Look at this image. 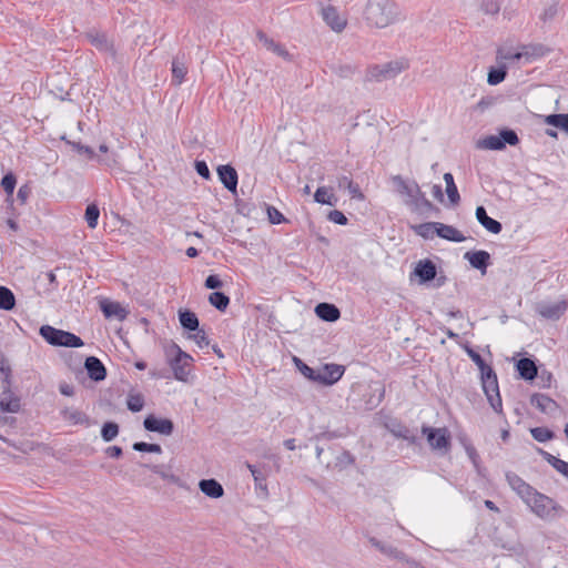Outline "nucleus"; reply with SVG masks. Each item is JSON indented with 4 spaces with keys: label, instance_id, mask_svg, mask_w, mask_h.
I'll return each instance as SVG.
<instances>
[{
    "label": "nucleus",
    "instance_id": "nucleus-19",
    "mask_svg": "<svg viewBox=\"0 0 568 568\" xmlns=\"http://www.w3.org/2000/svg\"><path fill=\"white\" fill-rule=\"evenodd\" d=\"M217 176L224 187L233 194L237 193L239 175L231 164H222L216 169Z\"/></svg>",
    "mask_w": 568,
    "mask_h": 568
},
{
    "label": "nucleus",
    "instance_id": "nucleus-17",
    "mask_svg": "<svg viewBox=\"0 0 568 568\" xmlns=\"http://www.w3.org/2000/svg\"><path fill=\"white\" fill-rule=\"evenodd\" d=\"M69 143L72 145L73 151L81 155H84L88 160H97L100 164L105 165L108 168H112L116 164L115 153L113 152L111 155L100 156L89 145H84L81 142Z\"/></svg>",
    "mask_w": 568,
    "mask_h": 568
},
{
    "label": "nucleus",
    "instance_id": "nucleus-48",
    "mask_svg": "<svg viewBox=\"0 0 568 568\" xmlns=\"http://www.w3.org/2000/svg\"><path fill=\"white\" fill-rule=\"evenodd\" d=\"M414 232L425 239H433L434 234H436V222H425L418 225L413 226Z\"/></svg>",
    "mask_w": 568,
    "mask_h": 568
},
{
    "label": "nucleus",
    "instance_id": "nucleus-2",
    "mask_svg": "<svg viewBox=\"0 0 568 568\" xmlns=\"http://www.w3.org/2000/svg\"><path fill=\"white\" fill-rule=\"evenodd\" d=\"M364 14L366 22L376 28H386L400 19V10L393 0H368Z\"/></svg>",
    "mask_w": 568,
    "mask_h": 568
},
{
    "label": "nucleus",
    "instance_id": "nucleus-61",
    "mask_svg": "<svg viewBox=\"0 0 568 568\" xmlns=\"http://www.w3.org/2000/svg\"><path fill=\"white\" fill-rule=\"evenodd\" d=\"M481 10L487 14H496L500 10V6L496 0H483Z\"/></svg>",
    "mask_w": 568,
    "mask_h": 568
},
{
    "label": "nucleus",
    "instance_id": "nucleus-6",
    "mask_svg": "<svg viewBox=\"0 0 568 568\" xmlns=\"http://www.w3.org/2000/svg\"><path fill=\"white\" fill-rule=\"evenodd\" d=\"M527 505L536 516L545 520H552L564 511L552 498L539 491Z\"/></svg>",
    "mask_w": 568,
    "mask_h": 568
},
{
    "label": "nucleus",
    "instance_id": "nucleus-29",
    "mask_svg": "<svg viewBox=\"0 0 568 568\" xmlns=\"http://www.w3.org/2000/svg\"><path fill=\"white\" fill-rule=\"evenodd\" d=\"M368 541L378 551H381L382 554H384L385 556H387L389 558H393L396 560L405 559V552H403L402 550L397 549L396 547H394L387 542L381 541L376 537H369Z\"/></svg>",
    "mask_w": 568,
    "mask_h": 568
},
{
    "label": "nucleus",
    "instance_id": "nucleus-44",
    "mask_svg": "<svg viewBox=\"0 0 568 568\" xmlns=\"http://www.w3.org/2000/svg\"><path fill=\"white\" fill-rule=\"evenodd\" d=\"M145 404L144 396L141 393H129L126 398L128 409L132 413H139Z\"/></svg>",
    "mask_w": 568,
    "mask_h": 568
},
{
    "label": "nucleus",
    "instance_id": "nucleus-10",
    "mask_svg": "<svg viewBox=\"0 0 568 568\" xmlns=\"http://www.w3.org/2000/svg\"><path fill=\"white\" fill-rule=\"evenodd\" d=\"M422 433L426 436L427 442L433 449L448 450L450 448V433L446 427L435 428L423 425Z\"/></svg>",
    "mask_w": 568,
    "mask_h": 568
},
{
    "label": "nucleus",
    "instance_id": "nucleus-3",
    "mask_svg": "<svg viewBox=\"0 0 568 568\" xmlns=\"http://www.w3.org/2000/svg\"><path fill=\"white\" fill-rule=\"evenodd\" d=\"M39 334L52 346L78 348L84 345L83 341L78 335L55 328L51 325H42L39 329Z\"/></svg>",
    "mask_w": 568,
    "mask_h": 568
},
{
    "label": "nucleus",
    "instance_id": "nucleus-62",
    "mask_svg": "<svg viewBox=\"0 0 568 568\" xmlns=\"http://www.w3.org/2000/svg\"><path fill=\"white\" fill-rule=\"evenodd\" d=\"M194 169L196 173L204 180H209L211 178V172L205 161L196 160L194 162Z\"/></svg>",
    "mask_w": 568,
    "mask_h": 568
},
{
    "label": "nucleus",
    "instance_id": "nucleus-16",
    "mask_svg": "<svg viewBox=\"0 0 568 568\" xmlns=\"http://www.w3.org/2000/svg\"><path fill=\"white\" fill-rule=\"evenodd\" d=\"M412 275L417 277L419 284H427L437 276V266L430 258H424L417 262Z\"/></svg>",
    "mask_w": 568,
    "mask_h": 568
},
{
    "label": "nucleus",
    "instance_id": "nucleus-27",
    "mask_svg": "<svg viewBox=\"0 0 568 568\" xmlns=\"http://www.w3.org/2000/svg\"><path fill=\"white\" fill-rule=\"evenodd\" d=\"M60 416L63 420L69 422L71 425H82L85 427L91 425L90 417L79 409L65 407L60 412Z\"/></svg>",
    "mask_w": 568,
    "mask_h": 568
},
{
    "label": "nucleus",
    "instance_id": "nucleus-60",
    "mask_svg": "<svg viewBox=\"0 0 568 568\" xmlns=\"http://www.w3.org/2000/svg\"><path fill=\"white\" fill-rule=\"evenodd\" d=\"M195 334L191 336L200 348H204L210 345V339L204 329L199 327V331H194Z\"/></svg>",
    "mask_w": 568,
    "mask_h": 568
},
{
    "label": "nucleus",
    "instance_id": "nucleus-32",
    "mask_svg": "<svg viewBox=\"0 0 568 568\" xmlns=\"http://www.w3.org/2000/svg\"><path fill=\"white\" fill-rule=\"evenodd\" d=\"M179 322L183 329L189 332L199 331L200 321L197 315L187 308L179 311Z\"/></svg>",
    "mask_w": 568,
    "mask_h": 568
},
{
    "label": "nucleus",
    "instance_id": "nucleus-36",
    "mask_svg": "<svg viewBox=\"0 0 568 568\" xmlns=\"http://www.w3.org/2000/svg\"><path fill=\"white\" fill-rule=\"evenodd\" d=\"M508 74V69L506 64H500L499 67H491L487 74V82L489 85H497L501 83Z\"/></svg>",
    "mask_w": 568,
    "mask_h": 568
},
{
    "label": "nucleus",
    "instance_id": "nucleus-35",
    "mask_svg": "<svg viewBox=\"0 0 568 568\" xmlns=\"http://www.w3.org/2000/svg\"><path fill=\"white\" fill-rule=\"evenodd\" d=\"M444 181L446 183V194L448 196L452 205H457L460 202V195L455 183L454 176L452 173L447 172L444 174Z\"/></svg>",
    "mask_w": 568,
    "mask_h": 568
},
{
    "label": "nucleus",
    "instance_id": "nucleus-57",
    "mask_svg": "<svg viewBox=\"0 0 568 568\" xmlns=\"http://www.w3.org/2000/svg\"><path fill=\"white\" fill-rule=\"evenodd\" d=\"M50 92L61 101H71L70 92L64 91L62 87L54 83V78L49 81Z\"/></svg>",
    "mask_w": 568,
    "mask_h": 568
},
{
    "label": "nucleus",
    "instance_id": "nucleus-22",
    "mask_svg": "<svg viewBox=\"0 0 568 568\" xmlns=\"http://www.w3.org/2000/svg\"><path fill=\"white\" fill-rule=\"evenodd\" d=\"M478 223L493 234H499L503 230V225L499 221L490 217L487 214L486 209L483 205L476 207L475 212Z\"/></svg>",
    "mask_w": 568,
    "mask_h": 568
},
{
    "label": "nucleus",
    "instance_id": "nucleus-1",
    "mask_svg": "<svg viewBox=\"0 0 568 568\" xmlns=\"http://www.w3.org/2000/svg\"><path fill=\"white\" fill-rule=\"evenodd\" d=\"M464 349L480 371L481 387L490 407L498 415H504L503 400L499 393L496 372L470 345L465 344Z\"/></svg>",
    "mask_w": 568,
    "mask_h": 568
},
{
    "label": "nucleus",
    "instance_id": "nucleus-12",
    "mask_svg": "<svg viewBox=\"0 0 568 568\" xmlns=\"http://www.w3.org/2000/svg\"><path fill=\"white\" fill-rule=\"evenodd\" d=\"M552 51V48L542 43H528L518 48V53L515 55L517 61L525 60V62H532L540 59Z\"/></svg>",
    "mask_w": 568,
    "mask_h": 568
},
{
    "label": "nucleus",
    "instance_id": "nucleus-58",
    "mask_svg": "<svg viewBox=\"0 0 568 568\" xmlns=\"http://www.w3.org/2000/svg\"><path fill=\"white\" fill-rule=\"evenodd\" d=\"M266 212L268 216V221L272 224H281L286 222L285 216L273 205H266Z\"/></svg>",
    "mask_w": 568,
    "mask_h": 568
},
{
    "label": "nucleus",
    "instance_id": "nucleus-38",
    "mask_svg": "<svg viewBox=\"0 0 568 568\" xmlns=\"http://www.w3.org/2000/svg\"><path fill=\"white\" fill-rule=\"evenodd\" d=\"M20 398L10 394H2V398L0 400V408L4 413H18L20 410Z\"/></svg>",
    "mask_w": 568,
    "mask_h": 568
},
{
    "label": "nucleus",
    "instance_id": "nucleus-50",
    "mask_svg": "<svg viewBox=\"0 0 568 568\" xmlns=\"http://www.w3.org/2000/svg\"><path fill=\"white\" fill-rule=\"evenodd\" d=\"M532 438L539 443H545L555 438V433L547 427L530 428Z\"/></svg>",
    "mask_w": 568,
    "mask_h": 568
},
{
    "label": "nucleus",
    "instance_id": "nucleus-14",
    "mask_svg": "<svg viewBox=\"0 0 568 568\" xmlns=\"http://www.w3.org/2000/svg\"><path fill=\"white\" fill-rule=\"evenodd\" d=\"M345 367L338 364H324L321 368H318V374H316L317 383L332 386L337 383L344 375Z\"/></svg>",
    "mask_w": 568,
    "mask_h": 568
},
{
    "label": "nucleus",
    "instance_id": "nucleus-39",
    "mask_svg": "<svg viewBox=\"0 0 568 568\" xmlns=\"http://www.w3.org/2000/svg\"><path fill=\"white\" fill-rule=\"evenodd\" d=\"M92 47L115 57L113 38H88Z\"/></svg>",
    "mask_w": 568,
    "mask_h": 568
},
{
    "label": "nucleus",
    "instance_id": "nucleus-52",
    "mask_svg": "<svg viewBox=\"0 0 568 568\" xmlns=\"http://www.w3.org/2000/svg\"><path fill=\"white\" fill-rule=\"evenodd\" d=\"M414 212L429 216V215H438L440 213V209L433 204L427 197L422 201V203L418 205V209H416Z\"/></svg>",
    "mask_w": 568,
    "mask_h": 568
},
{
    "label": "nucleus",
    "instance_id": "nucleus-18",
    "mask_svg": "<svg viewBox=\"0 0 568 568\" xmlns=\"http://www.w3.org/2000/svg\"><path fill=\"white\" fill-rule=\"evenodd\" d=\"M190 57L184 51H179L172 60V84L180 85L187 74Z\"/></svg>",
    "mask_w": 568,
    "mask_h": 568
},
{
    "label": "nucleus",
    "instance_id": "nucleus-7",
    "mask_svg": "<svg viewBox=\"0 0 568 568\" xmlns=\"http://www.w3.org/2000/svg\"><path fill=\"white\" fill-rule=\"evenodd\" d=\"M166 356L175 379L185 382L189 375L187 367L193 361L192 356L182 351L175 343L166 351Z\"/></svg>",
    "mask_w": 568,
    "mask_h": 568
},
{
    "label": "nucleus",
    "instance_id": "nucleus-59",
    "mask_svg": "<svg viewBox=\"0 0 568 568\" xmlns=\"http://www.w3.org/2000/svg\"><path fill=\"white\" fill-rule=\"evenodd\" d=\"M328 221L338 224V225H346L348 223V219L346 215L339 211V210H333L327 214Z\"/></svg>",
    "mask_w": 568,
    "mask_h": 568
},
{
    "label": "nucleus",
    "instance_id": "nucleus-25",
    "mask_svg": "<svg viewBox=\"0 0 568 568\" xmlns=\"http://www.w3.org/2000/svg\"><path fill=\"white\" fill-rule=\"evenodd\" d=\"M315 314L318 318L325 322H336L341 317L339 308L332 303H318L315 306Z\"/></svg>",
    "mask_w": 568,
    "mask_h": 568
},
{
    "label": "nucleus",
    "instance_id": "nucleus-31",
    "mask_svg": "<svg viewBox=\"0 0 568 568\" xmlns=\"http://www.w3.org/2000/svg\"><path fill=\"white\" fill-rule=\"evenodd\" d=\"M392 181L396 189V192L402 196H406L407 199H413L415 187L419 186L415 180L407 181L402 175L393 176Z\"/></svg>",
    "mask_w": 568,
    "mask_h": 568
},
{
    "label": "nucleus",
    "instance_id": "nucleus-41",
    "mask_svg": "<svg viewBox=\"0 0 568 568\" xmlns=\"http://www.w3.org/2000/svg\"><path fill=\"white\" fill-rule=\"evenodd\" d=\"M16 306V296L10 288L0 285V308L11 311Z\"/></svg>",
    "mask_w": 568,
    "mask_h": 568
},
{
    "label": "nucleus",
    "instance_id": "nucleus-49",
    "mask_svg": "<svg viewBox=\"0 0 568 568\" xmlns=\"http://www.w3.org/2000/svg\"><path fill=\"white\" fill-rule=\"evenodd\" d=\"M99 216H100L99 206L94 203L89 204L85 209L84 220L90 229L97 227Z\"/></svg>",
    "mask_w": 568,
    "mask_h": 568
},
{
    "label": "nucleus",
    "instance_id": "nucleus-21",
    "mask_svg": "<svg viewBox=\"0 0 568 568\" xmlns=\"http://www.w3.org/2000/svg\"><path fill=\"white\" fill-rule=\"evenodd\" d=\"M464 258L468 261L473 268L480 271L481 274H485L490 265V254L484 250L468 251L465 253Z\"/></svg>",
    "mask_w": 568,
    "mask_h": 568
},
{
    "label": "nucleus",
    "instance_id": "nucleus-64",
    "mask_svg": "<svg viewBox=\"0 0 568 568\" xmlns=\"http://www.w3.org/2000/svg\"><path fill=\"white\" fill-rule=\"evenodd\" d=\"M333 71L339 78H351L354 74V72H355V68L349 65V64H343V65L334 67Z\"/></svg>",
    "mask_w": 568,
    "mask_h": 568
},
{
    "label": "nucleus",
    "instance_id": "nucleus-5",
    "mask_svg": "<svg viewBox=\"0 0 568 568\" xmlns=\"http://www.w3.org/2000/svg\"><path fill=\"white\" fill-rule=\"evenodd\" d=\"M518 134L515 130L509 128H504L499 130L498 135H487L480 140H478L476 146L477 149L483 150H491V151H501L507 145L515 146L519 143Z\"/></svg>",
    "mask_w": 568,
    "mask_h": 568
},
{
    "label": "nucleus",
    "instance_id": "nucleus-23",
    "mask_svg": "<svg viewBox=\"0 0 568 568\" xmlns=\"http://www.w3.org/2000/svg\"><path fill=\"white\" fill-rule=\"evenodd\" d=\"M518 375L524 381H534L538 376V367L534 359L523 357L516 363Z\"/></svg>",
    "mask_w": 568,
    "mask_h": 568
},
{
    "label": "nucleus",
    "instance_id": "nucleus-30",
    "mask_svg": "<svg viewBox=\"0 0 568 568\" xmlns=\"http://www.w3.org/2000/svg\"><path fill=\"white\" fill-rule=\"evenodd\" d=\"M200 490L210 498H221L224 495L223 486L214 478L201 479L199 483Z\"/></svg>",
    "mask_w": 568,
    "mask_h": 568
},
{
    "label": "nucleus",
    "instance_id": "nucleus-26",
    "mask_svg": "<svg viewBox=\"0 0 568 568\" xmlns=\"http://www.w3.org/2000/svg\"><path fill=\"white\" fill-rule=\"evenodd\" d=\"M100 310L105 318L116 317L118 320L123 321L128 315V312L120 305V303L109 300L100 302Z\"/></svg>",
    "mask_w": 568,
    "mask_h": 568
},
{
    "label": "nucleus",
    "instance_id": "nucleus-46",
    "mask_svg": "<svg viewBox=\"0 0 568 568\" xmlns=\"http://www.w3.org/2000/svg\"><path fill=\"white\" fill-rule=\"evenodd\" d=\"M151 471L159 475L163 480L171 484H179L180 477L170 471V467L165 465H153Z\"/></svg>",
    "mask_w": 568,
    "mask_h": 568
},
{
    "label": "nucleus",
    "instance_id": "nucleus-54",
    "mask_svg": "<svg viewBox=\"0 0 568 568\" xmlns=\"http://www.w3.org/2000/svg\"><path fill=\"white\" fill-rule=\"evenodd\" d=\"M132 448L140 453H154V454H161L162 447L159 444H151L145 442H135L132 446Z\"/></svg>",
    "mask_w": 568,
    "mask_h": 568
},
{
    "label": "nucleus",
    "instance_id": "nucleus-53",
    "mask_svg": "<svg viewBox=\"0 0 568 568\" xmlns=\"http://www.w3.org/2000/svg\"><path fill=\"white\" fill-rule=\"evenodd\" d=\"M17 185V176L13 172H8L1 180V186L8 196L12 195Z\"/></svg>",
    "mask_w": 568,
    "mask_h": 568
},
{
    "label": "nucleus",
    "instance_id": "nucleus-33",
    "mask_svg": "<svg viewBox=\"0 0 568 568\" xmlns=\"http://www.w3.org/2000/svg\"><path fill=\"white\" fill-rule=\"evenodd\" d=\"M390 433L397 437L402 438L410 445H415L418 443V437L414 430L402 423H394L389 428Z\"/></svg>",
    "mask_w": 568,
    "mask_h": 568
},
{
    "label": "nucleus",
    "instance_id": "nucleus-34",
    "mask_svg": "<svg viewBox=\"0 0 568 568\" xmlns=\"http://www.w3.org/2000/svg\"><path fill=\"white\" fill-rule=\"evenodd\" d=\"M260 42L264 48L274 52L278 57H282L285 60H291L292 55L287 51L285 47H283L275 38H258Z\"/></svg>",
    "mask_w": 568,
    "mask_h": 568
},
{
    "label": "nucleus",
    "instance_id": "nucleus-43",
    "mask_svg": "<svg viewBox=\"0 0 568 568\" xmlns=\"http://www.w3.org/2000/svg\"><path fill=\"white\" fill-rule=\"evenodd\" d=\"M460 442L466 450L467 456L469 457L470 462L473 463L474 467L478 471V474H481L480 469V457L474 447V445L466 438H460Z\"/></svg>",
    "mask_w": 568,
    "mask_h": 568
},
{
    "label": "nucleus",
    "instance_id": "nucleus-45",
    "mask_svg": "<svg viewBox=\"0 0 568 568\" xmlns=\"http://www.w3.org/2000/svg\"><path fill=\"white\" fill-rule=\"evenodd\" d=\"M120 432V427L115 422H105L101 427V437L104 442H112Z\"/></svg>",
    "mask_w": 568,
    "mask_h": 568
},
{
    "label": "nucleus",
    "instance_id": "nucleus-63",
    "mask_svg": "<svg viewBox=\"0 0 568 568\" xmlns=\"http://www.w3.org/2000/svg\"><path fill=\"white\" fill-rule=\"evenodd\" d=\"M204 286L207 290H219L223 286V281L216 274H211L205 278Z\"/></svg>",
    "mask_w": 568,
    "mask_h": 568
},
{
    "label": "nucleus",
    "instance_id": "nucleus-15",
    "mask_svg": "<svg viewBox=\"0 0 568 568\" xmlns=\"http://www.w3.org/2000/svg\"><path fill=\"white\" fill-rule=\"evenodd\" d=\"M568 304L566 301L556 303L539 302L536 304V313L541 317L558 321L567 311Z\"/></svg>",
    "mask_w": 568,
    "mask_h": 568
},
{
    "label": "nucleus",
    "instance_id": "nucleus-11",
    "mask_svg": "<svg viewBox=\"0 0 568 568\" xmlns=\"http://www.w3.org/2000/svg\"><path fill=\"white\" fill-rule=\"evenodd\" d=\"M506 480L508 485L511 487L514 491L526 503L528 504L534 496L538 494V490L535 489L531 485L526 483L520 476H518L514 471H506L505 474Z\"/></svg>",
    "mask_w": 568,
    "mask_h": 568
},
{
    "label": "nucleus",
    "instance_id": "nucleus-4",
    "mask_svg": "<svg viewBox=\"0 0 568 568\" xmlns=\"http://www.w3.org/2000/svg\"><path fill=\"white\" fill-rule=\"evenodd\" d=\"M408 68L406 60L389 61L383 64L369 65L366 70V82H383L394 79L397 74Z\"/></svg>",
    "mask_w": 568,
    "mask_h": 568
},
{
    "label": "nucleus",
    "instance_id": "nucleus-40",
    "mask_svg": "<svg viewBox=\"0 0 568 568\" xmlns=\"http://www.w3.org/2000/svg\"><path fill=\"white\" fill-rule=\"evenodd\" d=\"M209 302L217 311L224 312L230 304V297L223 292L215 291L209 295Z\"/></svg>",
    "mask_w": 568,
    "mask_h": 568
},
{
    "label": "nucleus",
    "instance_id": "nucleus-9",
    "mask_svg": "<svg viewBox=\"0 0 568 568\" xmlns=\"http://www.w3.org/2000/svg\"><path fill=\"white\" fill-rule=\"evenodd\" d=\"M316 458L317 460L325 466L326 469H337L342 471L349 466L355 465V456L346 449H341L339 454L335 456V460L331 462L325 456V449L321 446H316Z\"/></svg>",
    "mask_w": 568,
    "mask_h": 568
},
{
    "label": "nucleus",
    "instance_id": "nucleus-20",
    "mask_svg": "<svg viewBox=\"0 0 568 568\" xmlns=\"http://www.w3.org/2000/svg\"><path fill=\"white\" fill-rule=\"evenodd\" d=\"M84 368L89 378L95 383L102 382L106 378V368L95 356H88L85 358Z\"/></svg>",
    "mask_w": 568,
    "mask_h": 568
},
{
    "label": "nucleus",
    "instance_id": "nucleus-42",
    "mask_svg": "<svg viewBox=\"0 0 568 568\" xmlns=\"http://www.w3.org/2000/svg\"><path fill=\"white\" fill-rule=\"evenodd\" d=\"M314 201L320 204L336 205L337 199L333 193H329L325 186H320L315 191Z\"/></svg>",
    "mask_w": 568,
    "mask_h": 568
},
{
    "label": "nucleus",
    "instance_id": "nucleus-55",
    "mask_svg": "<svg viewBox=\"0 0 568 568\" xmlns=\"http://www.w3.org/2000/svg\"><path fill=\"white\" fill-rule=\"evenodd\" d=\"M426 199L425 193L420 190V186L415 187L413 199H406L405 204L414 212L418 209V205Z\"/></svg>",
    "mask_w": 568,
    "mask_h": 568
},
{
    "label": "nucleus",
    "instance_id": "nucleus-13",
    "mask_svg": "<svg viewBox=\"0 0 568 568\" xmlns=\"http://www.w3.org/2000/svg\"><path fill=\"white\" fill-rule=\"evenodd\" d=\"M143 427L151 433L170 436L174 432V423L170 418H161L154 414L148 415L143 420Z\"/></svg>",
    "mask_w": 568,
    "mask_h": 568
},
{
    "label": "nucleus",
    "instance_id": "nucleus-51",
    "mask_svg": "<svg viewBox=\"0 0 568 568\" xmlns=\"http://www.w3.org/2000/svg\"><path fill=\"white\" fill-rule=\"evenodd\" d=\"M255 489L257 495L263 498L268 497V489L266 484V473L264 470L260 471L257 475L253 476Z\"/></svg>",
    "mask_w": 568,
    "mask_h": 568
},
{
    "label": "nucleus",
    "instance_id": "nucleus-37",
    "mask_svg": "<svg viewBox=\"0 0 568 568\" xmlns=\"http://www.w3.org/2000/svg\"><path fill=\"white\" fill-rule=\"evenodd\" d=\"M545 123L568 134V113H552L545 116Z\"/></svg>",
    "mask_w": 568,
    "mask_h": 568
},
{
    "label": "nucleus",
    "instance_id": "nucleus-47",
    "mask_svg": "<svg viewBox=\"0 0 568 568\" xmlns=\"http://www.w3.org/2000/svg\"><path fill=\"white\" fill-rule=\"evenodd\" d=\"M293 361L296 368L304 377H306L308 381L317 383L316 374H318V369L308 366L306 363H304L301 358L296 356L293 358Z\"/></svg>",
    "mask_w": 568,
    "mask_h": 568
},
{
    "label": "nucleus",
    "instance_id": "nucleus-24",
    "mask_svg": "<svg viewBox=\"0 0 568 568\" xmlns=\"http://www.w3.org/2000/svg\"><path fill=\"white\" fill-rule=\"evenodd\" d=\"M530 404L545 414L554 413L559 408L557 402L554 400L550 396L539 393L532 394L530 396Z\"/></svg>",
    "mask_w": 568,
    "mask_h": 568
},
{
    "label": "nucleus",
    "instance_id": "nucleus-56",
    "mask_svg": "<svg viewBox=\"0 0 568 568\" xmlns=\"http://www.w3.org/2000/svg\"><path fill=\"white\" fill-rule=\"evenodd\" d=\"M0 374L3 375L2 378V394L6 395L7 393L10 394V387H11V368L8 365H4L1 363L0 365Z\"/></svg>",
    "mask_w": 568,
    "mask_h": 568
},
{
    "label": "nucleus",
    "instance_id": "nucleus-28",
    "mask_svg": "<svg viewBox=\"0 0 568 568\" xmlns=\"http://www.w3.org/2000/svg\"><path fill=\"white\" fill-rule=\"evenodd\" d=\"M436 235L440 239L460 243L466 240V237L459 232L456 227L452 225H447L440 222H436Z\"/></svg>",
    "mask_w": 568,
    "mask_h": 568
},
{
    "label": "nucleus",
    "instance_id": "nucleus-8",
    "mask_svg": "<svg viewBox=\"0 0 568 568\" xmlns=\"http://www.w3.org/2000/svg\"><path fill=\"white\" fill-rule=\"evenodd\" d=\"M317 7L322 20L333 32L341 33L344 31L347 26L345 13L341 12L335 6L323 1H318Z\"/></svg>",
    "mask_w": 568,
    "mask_h": 568
}]
</instances>
